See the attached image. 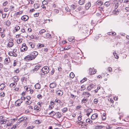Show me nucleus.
<instances>
[{"label": "nucleus", "mask_w": 129, "mask_h": 129, "mask_svg": "<svg viewBox=\"0 0 129 129\" xmlns=\"http://www.w3.org/2000/svg\"><path fill=\"white\" fill-rule=\"evenodd\" d=\"M43 73H41L43 75L48 73L49 71V68L47 66H44L41 69Z\"/></svg>", "instance_id": "1"}, {"label": "nucleus", "mask_w": 129, "mask_h": 129, "mask_svg": "<svg viewBox=\"0 0 129 129\" xmlns=\"http://www.w3.org/2000/svg\"><path fill=\"white\" fill-rule=\"evenodd\" d=\"M77 123L78 124L79 126L81 128H85L87 127L86 123L83 121H78Z\"/></svg>", "instance_id": "2"}, {"label": "nucleus", "mask_w": 129, "mask_h": 129, "mask_svg": "<svg viewBox=\"0 0 129 129\" xmlns=\"http://www.w3.org/2000/svg\"><path fill=\"white\" fill-rule=\"evenodd\" d=\"M24 58L26 61H29L35 59V56H33L31 55H29L25 56Z\"/></svg>", "instance_id": "3"}, {"label": "nucleus", "mask_w": 129, "mask_h": 129, "mask_svg": "<svg viewBox=\"0 0 129 129\" xmlns=\"http://www.w3.org/2000/svg\"><path fill=\"white\" fill-rule=\"evenodd\" d=\"M90 94L89 92L88 91H84L82 94V96L84 98H88L90 95Z\"/></svg>", "instance_id": "4"}, {"label": "nucleus", "mask_w": 129, "mask_h": 129, "mask_svg": "<svg viewBox=\"0 0 129 129\" xmlns=\"http://www.w3.org/2000/svg\"><path fill=\"white\" fill-rule=\"evenodd\" d=\"M23 102V101L20 99H19L17 100L15 102V105L16 106H19L20 105L21 103Z\"/></svg>", "instance_id": "5"}, {"label": "nucleus", "mask_w": 129, "mask_h": 129, "mask_svg": "<svg viewBox=\"0 0 129 129\" xmlns=\"http://www.w3.org/2000/svg\"><path fill=\"white\" fill-rule=\"evenodd\" d=\"M27 119V118L26 117L23 116L19 119V122H25Z\"/></svg>", "instance_id": "6"}, {"label": "nucleus", "mask_w": 129, "mask_h": 129, "mask_svg": "<svg viewBox=\"0 0 129 129\" xmlns=\"http://www.w3.org/2000/svg\"><path fill=\"white\" fill-rule=\"evenodd\" d=\"M92 112V110L91 109L89 108L86 110L85 112L86 113V115L89 116L90 113Z\"/></svg>", "instance_id": "7"}, {"label": "nucleus", "mask_w": 129, "mask_h": 129, "mask_svg": "<svg viewBox=\"0 0 129 129\" xmlns=\"http://www.w3.org/2000/svg\"><path fill=\"white\" fill-rule=\"evenodd\" d=\"M98 117V115L97 113H94L93 114L91 117V119L93 120L96 119Z\"/></svg>", "instance_id": "8"}, {"label": "nucleus", "mask_w": 129, "mask_h": 129, "mask_svg": "<svg viewBox=\"0 0 129 129\" xmlns=\"http://www.w3.org/2000/svg\"><path fill=\"white\" fill-rule=\"evenodd\" d=\"M10 60L9 58H6L5 60L4 63V64L5 65L8 64L10 62Z\"/></svg>", "instance_id": "9"}, {"label": "nucleus", "mask_w": 129, "mask_h": 129, "mask_svg": "<svg viewBox=\"0 0 129 129\" xmlns=\"http://www.w3.org/2000/svg\"><path fill=\"white\" fill-rule=\"evenodd\" d=\"M55 114V116L56 117V118L59 119L61 117L62 115L61 113L57 112Z\"/></svg>", "instance_id": "10"}, {"label": "nucleus", "mask_w": 129, "mask_h": 129, "mask_svg": "<svg viewBox=\"0 0 129 129\" xmlns=\"http://www.w3.org/2000/svg\"><path fill=\"white\" fill-rule=\"evenodd\" d=\"M34 108V110L37 112H39L41 110V108L37 105L35 106Z\"/></svg>", "instance_id": "11"}, {"label": "nucleus", "mask_w": 129, "mask_h": 129, "mask_svg": "<svg viewBox=\"0 0 129 129\" xmlns=\"http://www.w3.org/2000/svg\"><path fill=\"white\" fill-rule=\"evenodd\" d=\"M104 127V126L102 125H98L94 126V129H101L103 128Z\"/></svg>", "instance_id": "12"}, {"label": "nucleus", "mask_w": 129, "mask_h": 129, "mask_svg": "<svg viewBox=\"0 0 129 129\" xmlns=\"http://www.w3.org/2000/svg\"><path fill=\"white\" fill-rule=\"evenodd\" d=\"M21 19L24 21H26L28 19V17L27 15H24L21 17Z\"/></svg>", "instance_id": "13"}, {"label": "nucleus", "mask_w": 129, "mask_h": 129, "mask_svg": "<svg viewBox=\"0 0 129 129\" xmlns=\"http://www.w3.org/2000/svg\"><path fill=\"white\" fill-rule=\"evenodd\" d=\"M89 73L90 75H93L96 73V71L93 69H89Z\"/></svg>", "instance_id": "14"}, {"label": "nucleus", "mask_w": 129, "mask_h": 129, "mask_svg": "<svg viewBox=\"0 0 129 129\" xmlns=\"http://www.w3.org/2000/svg\"><path fill=\"white\" fill-rule=\"evenodd\" d=\"M94 86V85L92 84H90L87 87V90L88 91H90L93 88Z\"/></svg>", "instance_id": "15"}, {"label": "nucleus", "mask_w": 129, "mask_h": 129, "mask_svg": "<svg viewBox=\"0 0 129 129\" xmlns=\"http://www.w3.org/2000/svg\"><path fill=\"white\" fill-rule=\"evenodd\" d=\"M56 93L57 95L59 96H61L63 94V92L61 90L56 91Z\"/></svg>", "instance_id": "16"}, {"label": "nucleus", "mask_w": 129, "mask_h": 129, "mask_svg": "<svg viewBox=\"0 0 129 129\" xmlns=\"http://www.w3.org/2000/svg\"><path fill=\"white\" fill-rule=\"evenodd\" d=\"M7 120L6 119H3L0 120V123L1 124H4L6 123Z\"/></svg>", "instance_id": "17"}, {"label": "nucleus", "mask_w": 129, "mask_h": 129, "mask_svg": "<svg viewBox=\"0 0 129 129\" xmlns=\"http://www.w3.org/2000/svg\"><path fill=\"white\" fill-rule=\"evenodd\" d=\"M56 112L53 111H52L50 112L48 114V115L50 117L53 116L55 115Z\"/></svg>", "instance_id": "18"}, {"label": "nucleus", "mask_w": 129, "mask_h": 129, "mask_svg": "<svg viewBox=\"0 0 129 129\" xmlns=\"http://www.w3.org/2000/svg\"><path fill=\"white\" fill-rule=\"evenodd\" d=\"M88 101V99L86 98H83L81 101V103L82 104L86 103Z\"/></svg>", "instance_id": "19"}, {"label": "nucleus", "mask_w": 129, "mask_h": 129, "mask_svg": "<svg viewBox=\"0 0 129 129\" xmlns=\"http://www.w3.org/2000/svg\"><path fill=\"white\" fill-rule=\"evenodd\" d=\"M38 53L37 51H34L31 53V55L33 56H35V58L36 57V56L38 55Z\"/></svg>", "instance_id": "20"}, {"label": "nucleus", "mask_w": 129, "mask_h": 129, "mask_svg": "<svg viewBox=\"0 0 129 129\" xmlns=\"http://www.w3.org/2000/svg\"><path fill=\"white\" fill-rule=\"evenodd\" d=\"M27 47L26 46L22 47L21 48V52H24L26 51L27 50Z\"/></svg>", "instance_id": "21"}, {"label": "nucleus", "mask_w": 129, "mask_h": 129, "mask_svg": "<svg viewBox=\"0 0 129 129\" xmlns=\"http://www.w3.org/2000/svg\"><path fill=\"white\" fill-rule=\"evenodd\" d=\"M8 54L10 56H13L15 57H16L17 55L16 53L14 54L12 51H11Z\"/></svg>", "instance_id": "22"}, {"label": "nucleus", "mask_w": 129, "mask_h": 129, "mask_svg": "<svg viewBox=\"0 0 129 129\" xmlns=\"http://www.w3.org/2000/svg\"><path fill=\"white\" fill-rule=\"evenodd\" d=\"M91 6V4L90 3H88L86 4L85 5L86 9L87 10L89 9V8Z\"/></svg>", "instance_id": "23"}, {"label": "nucleus", "mask_w": 129, "mask_h": 129, "mask_svg": "<svg viewBox=\"0 0 129 129\" xmlns=\"http://www.w3.org/2000/svg\"><path fill=\"white\" fill-rule=\"evenodd\" d=\"M106 113H104L102 116V120H106Z\"/></svg>", "instance_id": "24"}, {"label": "nucleus", "mask_w": 129, "mask_h": 129, "mask_svg": "<svg viewBox=\"0 0 129 129\" xmlns=\"http://www.w3.org/2000/svg\"><path fill=\"white\" fill-rule=\"evenodd\" d=\"M85 2V0H80L78 2V4L80 5L83 4Z\"/></svg>", "instance_id": "25"}, {"label": "nucleus", "mask_w": 129, "mask_h": 129, "mask_svg": "<svg viewBox=\"0 0 129 129\" xmlns=\"http://www.w3.org/2000/svg\"><path fill=\"white\" fill-rule=\"evenodd\" d=\"M56 85V84L55 83H51L50 85V87L51 88H53L55 87Z\"/></svg>", "instance_id": "26"}, {"label": "nucleus", "mask_w": 129, "mask_h": 129, "mask_svg": "<svg viewBox=\"0 0 129 129\" xmlns=\"http://www.w3.org/2000/svg\"><path fill=\"white\" fill-rule=\"evenodd\" d=\"M77 5H72L71 6V9L72 10H74L76 8Z\"/></svg>", "instance_id": "27"}, {"label": "nucleus", "mask_w": 129, "mask_h": 129, "mask_svg": "<svg viewBox=\"0 0 129 129\" xmlns=\"http://www.w3.org/2000/svg\"><path fill=\"white\" fill-rule=\"evenodd\" d=\"M41 67V66L39 64L37 65L35 67L34 69V71H36L38 70L39 69L40 67Z\"/></svg>", "instance_id": "28"}, {"label": "nucleus", "mask_w": 129, "mask_h": 129, "mask_svg": "<svg viewBox=\"0 0 129 129\" xmlns=\"http://www.w3.org/2000/svg\"><path fill=\"white\" fill-rule=\"evenodd\" d=\"M4 24L8 26H9L10 25L11 22L9 21L8 20L6 22H5L4 23Z\"/></svg>", "instance_id": "29"}, {"label": "nucleus", "mask_w": 129, "mask_h": 129, "mask_svg": "<svg viewBox=\"0 0 129 129\" xmlns=\"http://www.w3.org/2000/svg\"><path fill=\"white\" fill-rule=\"evenodd\" d=\"M14 44L12 42H9L8 43L7 46L9 47H12L13 45Z\"/></svg>", "instance_id": "30"}, {"label": "nucleus", "mask_w": 129, "mask_h": 129, "mask_svg": "<svg viewBox=\"0 0 129 129\" xmlns=\"http://www.w3.org/2000/svg\"><path fill=\"white\" fill-rule=\"evenodd\" d=\"M35 87L36 89H39L40 88V84L38 83H37L35 85Z\"/></svg>", "instance_id": "31"}, {"label": "nucleus", "mask_w": 129, "mask_h": 129, "mask_svg": "<svg viewBox=\"0 0 129 129\" xmlns=\"http://www.w3.org/2000/svg\"><path fill=\"white\" fill-rule=\"evenodd\" d=\"M20 29V27L18 26H16L15 28V29L14 30V31L16 32L18 31Z\"/></svg>", "instance_id": "32"}, {"label": "nucleus", "mask_w": 129, "mask_h": 129, "mask_svg": "<svg viewBox=\"0 0 129 129\" xmlns=\"http://www.w3.org/2000/svg\"><path fill=\"white\" fill-rule=\"evenodd\" d=\"M15 84H16V83L15 81L14 83L10 84V86L11 87L14 88L15 87Z\"/></svg>", "instance_id": "33"}, {"label": "nucleus", "mask_w": 129, "mask_h": 129, "mask_svg": "<svg viewBox=\"0 0 129 129\" xmlns=\"http://www.w3.org/2000/svg\"><path fill=\"white\" fill-rule=\"evenodd\" d=\"M92 121L90 120V119H87L86 120V123L88 124H91L92 123Z\"/></svg>", "instance_id": "34"}, {"label": "nucleus", "mask_w": 129, "mask_h": 129, "mask_svg": "<svg viewBox=\"0 0 129 129\" xmlns=\"http://www.w3.org/2000/svg\"><path fill=\"white\" fill-rule=\"evenodd\" d=\"M68 110L67 108H64L61 110V111L63 113H64L68 111Z\"/></svg>", "instance_id": "35"}, {"label": "nucleus", "mask_w": 129, "mask_h": 129, "mask_svg": "<svg viewBox=\"0 0 129 129\" xmlns=\"http://www.w3.org/2000/svg\"><path fill=\"white\" fill-rule=\"evenodd\" d=\"M44 37L45 38H51L50 34L48 33H47L46 34V35L44 36Z\"/></svg>", "instance_id": "36"}, {"label": "nucleus", "mask_w": 129, "mask_h": 129, "mask_svg": "<svg viewBox=\"0 0 129 129\" xmlns=\"http://www.w3.org/2000/svg\"><path fill=\"white\" fill-rule=\"evenodd\" d=\"M54 102L55 103H57L59 104H60L61 102V101L59 100H58L57 99H56L55 100Z\"/></svg>", "instance_id": "37"}, {"label": "nucleus", "mask_w": 129, "mask_h": 129, "mask_svg": "<svg viewBox=\"0 0 129 129\" xmlns=\"http://www.w3.org/2000/svg\"><path fill=\"white\" fill-rule=\"evenodd\" d=\"M68 40L70 42H75L74 38H69Z\"/></svg>", "instance_id": "38"}, {"label": "nucleus", "mask_w": 129, "mask_h": 129, "mask_svg": "<svg viewBox=\"0 0 129 129\" xmlns=\"http://www.w3.org/2000/svg\"><path fill=\"white\" fill-rule=\"evenodd\" d=\"M5 96V93L3 92H1L0 93V97L1 98H3Z\"/></svg>", "instance_id": "39"}, {"label": "nucleus", "mask_w": 129, "mask_h": 129, "mask_svg": "<svg viewBox=\"0 0 129 129\" xmlns=\"http://www.w3.org/2000/svg\"><path fill=\"white\" fill-rule=\"evenodd\" d=\"M5 87V85L2 84L0 85V89H3Z\"/></svg>", "instance_id": "40"}, {"label": "nucleus", "mask_w": 129, "mask_h": 129, "mask_svg": "<svg viewBox=\"0 0 129 129\" xmlns=\"http://www.w3.org/2000/svg\"><path fill=\"white\" fill-rule=\"evenodd\" d=\"M32 103V102L30 101H26L25 102V104L27 105H29Z\"/></svg>", "instance_id": "41"}, {"label": "nucleus", "mask_w": 129, "mask_h": 129, "mask_svg": "<svg viewBox=\"0 0 129 129\" xmlns=\"http://www.w3.org/2000/svg\"><path fill=\"white\" fill-rule=\"evenodd\" d=\"M46 32V30L44 29L41 30L39 31L40 34L41 35L43 33Z\"/></svg>", "instance_id": "42"}, {"label": "nucleus", "mask_w": 129, "mask_h": 129, "mask_svg": "<svg viewBox=\"0 0 129 129\" xmlns=\"http://www.w3.org/2000/svg\"><path fill=\"white\" fill-rule=\"evenodd\" d=\"M70 76L71 78H73L75 76V75L73 72H71L70 75Z\"/></svg>", "instance_id": "43"}, {"label": "nucleus", "mask_w": 129, "mask_h": 129, "mask_svg": "<svg viewBox=\"0 0 129 129\" xmlns=\"http://www.w3.org/2000/svg\"><path fill=\"white\" fill-rule=\"evenodd\" d=\"M43 103L41 102H40L37 103V105L40 106V108L41 107Z\"/></svg>", "instance_id": "44"}, {"label": "nucleus", "mask_w": 129, "mask_h": 129, "mask_svg": "<svg viewBox=\"0 0 129 129\" xmlns=\"http://www.w3.org/2000/svg\"><path fill=\"white\" fill-rule=\"evenodd\" d=\"M82 10V7L81 6L79 7L76 10L77 12H79L81 11Z\"/></svg>", "instance_id": "45"}, {"label": "nucleus", "mask_w": 129, "mask_h": 129, "mask_svg": "<svg viewBox=\"0 0 129 129\" xmlns=\"http://www.w3.org/2000/svg\"><path fill=\"white\" fill-rule=\"evenodd\" d=\"M108 34L109 35H115L116 34L114 32H110Z\"/></svg>", "instance_id": "46"}, {"label": "nucleus", "mask_w": 129, "mask_h": 129, "mask_svg": "<svg viewBox=\"0 0 129 129\" xmlns=\"http://www.w3.org/2000/svg\"><path fill=\"white\" fill-rule=\"evenodd\" d=\"M37 97L39 99H40L42 98V96L40 94H39L37 95Z\"/></svg>", "instance_id": "47"}, {"label": "nucleus", "mask_w": 129, "mask_h": 129, "mask_svg": "<svg viewBox=\"0 0 129 129\" xmlns=\"http://www.w3.org/2000/svg\"><path fill=\"white\" fill-rule=\"evenodd\" d=\"M108 101L109 102H110L111 103H112V104L113 103L114 101L111 98H109L108 99Z\"/></svg>", "instance_id": "48"}, {"label": "nucleus", "mask_w": 129, "mask_h": 129, "mask_svg": "<svg viewBox=\"0 0 129 129\" xmlns=\"http://www.w3.org/2000/svg\"><path fill=\"white\" fill-rule=\"evenodd\" d=\"M38 47L41 48L42 47H44V45L41 44H39L38 45Z\"/></svg>", "instance_id": "49"}, {"label": "nucleus", "mask_w": 129, "mask_h": 129, "mask_svg": "<svg viewBox=\"0 0 129 129\" xmlns=\"http://www.w3.org/2000/svg\"><path fill=\"white\" fill-rule=\"evenodd\" d=\"M39 5L37 4H35L34 5V8L35 9H37L39 8Z\"/></svg>", "instance_id": "50"}, {"label": "nucleus", "mask_w": 129, "mask_h": 129, "mask_svg": "<svg viewBox=\"0 0 129 129\" xmlns=\"http://www.w3.org/2000/svg\"><path fill=\"white\" fill-rule=\"evenodd\" d=\"M81 90L82 91L84 90L85 89V86L84 85H82L81 86Z\"/></svg>", "instance_id": "51"}, {"label": "nucleus", "mask_w": 129, "mask_h": 129, "mask_svg": "<svg viewBox=\"0 0 129 129\" xmlns=\"http://www.w3.org/2000/svg\"><path fill=\"white\" fill-rule=\"evenodd\" d=\"M34 127L33 125L30 126L26 128V129H33Z\"/></svg>", "instance_id": "52"}, {"label": "nucleus", "mask_w": 129, "mask_h": 129, "mask_svg": "<svg viewBox=\"0 0 129 129\" xmlns=\"http://www.w3.org/2000/svg\"><path fill=\"white\" fill-rule=\"evenodd\" d=\"M104 128V129H110L111 128L109 126H104V128Z\"/></svg>", "instance_id": "53"}, {"label": "nucleus", "mask_w": 129, "mask_h": 129, "mask_svg": "<svg viewBox=\"0 0 129 129\" xmlns=\"http://www.w3.org/2000/svg\"><path fill=\"white\" fill-rule=\"evenodd\" d=\"M24 88L26 89V91H29V89L30 88H28V87L27 86H24Z\"/></svg>", "instance_id": "54"}, {"label": "nucleus", "mask_w": 129, "mask_h": 129, "mask_svg": "<svg viewBox=\"0 0 129 129\" xmlns=\"http://www.w3.org/2000/svg\"><path fill=\"white\" fill-rule=\"evenodd\" d=\"M49 92L50 93H53L54 92V90L53 89H50L49 90Z\"/></svg>", "instance_id": "55"}, {"label": "nucleus", "mask_w": 129, "mask_h": 129, "mask_svg": "<svg viewBox=\"0 0 129 129\" xmlns=\"http://www.w3.org/2000/svg\"><path fill=\"white\" fill-rule=\"evenodd\" d=\"M42 4L43 5H46L48 4V2L47 1H44L42 2Z\"/></svg>", "instance_id": "56"}, {"label": "nucleus", "mask_w": 129, "mask_h": 129, "mask_svg": "<svg viewBox=\"0 0 129 129\" xmlns=\"http://www.w3.org/2000/svg\"><path fill=\"white\" fill-rule=\"evenodd\" d=\"M96 3L99 5H101L103 4V3L101 1L99 2L98 1Z\"/></svg>", "instance_id": "57"}, {"label": "nucleus", "mask_w": 129, "mask_h": 129, "mask_svg": "<svg viewBox=\"0 0 129 129\" xmlns=\"http://www.w3.org/2000/svg\"><path fill=\"white\" fill-rule=\"evenodd\" d=\"M98 99H94V102L95 104H97L98 103Z\"/></svg>", "instance_id": "58"}, {"label": "nucleus", "mask_w": 129, "mask_h": 129, "mask_svg": "<svg viewBox=\"0 0 129 129\" xmlns=\"http://www.w3.org/2000/svg\"><path fill=\"white\" fill-rule=\"evenodd\" d=\"M82 117V116L81 115H79L78 116V120L79 121H80L81 120Z\"/></svg>", "instance_id": "59"}, {"label": "nucleus", "mask_w": 129, "mask_h": 129, "mask_svg": "<svg viewBox=\"0 0 129 129\" xmlns=\"http://www.w3.org/2000/svg\"><path fill=\"white\" fill-rule=\"evenodd\" d=\"M14 7L13 6H10V10L11 11H13L14 10Z\"/></svg>", "instance_id": "60"}, {"label": "nucleus", "mask_w": 129, "mask_h": 129, "mask_svg": "<svg viewBox=\"0 0 129 129\" xmlns=\"http://www.w3.org/2000/svg\"><path fill=\"white\" fill-rule=\"evenodd\" d=\"M70 97L71 98H73L74 99H75L76 98L75 96L72 93L70 94Z\"/></svg>", "instance_id": "61"}, {"label": "nucleus", "mask_w": 129, "mask_h": 129, "mask_svg": "<svg viewBox=\"0 0 129 129\" xmlns=\"http://www.w3.org/2000/svg\"><path fill=\"white\" fill-rule=\"evenodd\" d=\"M53 106L51 105H50L49 106V110H51L52 109H53Z\"/></svg>", "instance_id": "62"}, {"label": "nucleus", "mask_w": 129, "mask_h": 129, "mask_svg": "<svg viewBox=\"0 0 129 129\" xmlns=\"http://www.w3.org/2000/svg\"><path fill=\"white\" fill-rule=\"evenodd\" d=\"M22 39H20L17 40V42L18 43H20L22 42Z\"/></svg>", "instance_id": "63"}, {"label": "nucleus", "mask_w": 129, "mask_h": 129, "mask_svg": "<svg viewBox=\"0 0 129 129\" xmlns=\"http://www.w3.org/2000/svg\"><path fill=\"white\" fill-rule=\"evenodd\" d=\"M26 98L28 101H30V100L31 99V97L29 96H26Z\"/></svg>", "instance_id": "64"}]
</instances>
